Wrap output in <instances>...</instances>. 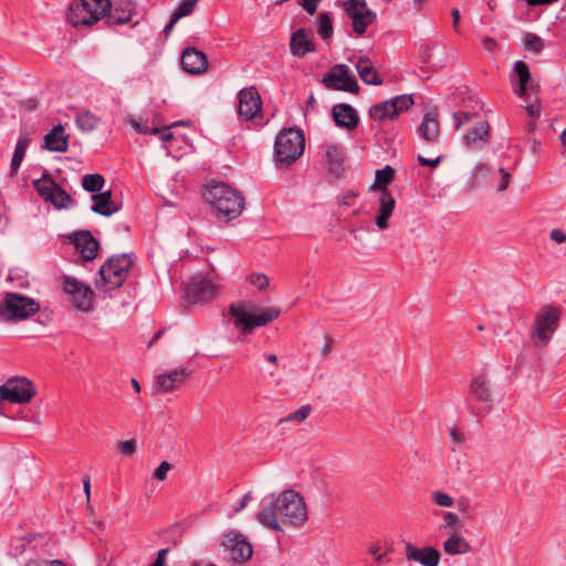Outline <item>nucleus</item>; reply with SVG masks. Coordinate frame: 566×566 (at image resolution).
<instances>
[{"instance_id": "obj_40", "label": "nucleus", "mask_w": 566, "mask_h": 566, "mask_svg": "<svg viewBox=\"0 0 566 566\" xmlns=\"http://www.w3.org/2000/svg\"><path fill=\"white\" fill-rule=\"evenodd\" d=\"M29 140L25 137H20L17 142L15 149L11 159V170L17 171L25 156Z\"/></svg>"}, {"instance_id": "obj_26", "label": "nucleus", "mask_w": 566, "mask_h": 566, "mask_svg": "<svg viewBox=\"0 0 566 566\" xmlns=\"http://www.w3.org/2000/svg\"><path fill=\"white\" fill-rule=\"evenodd\" d=\"M290 48L291 53L298 57L316 51L315 44L305 29H298L292 34Z\"/></svg>"}, {"instance_id": "obj_25", "label": "nucleus", "mask_w": 566, "mask_h": 566, "mask_svg": "<svg viewBox=\"0 0 566 566\" xmlns=\"http://www.w3.org/2000/svg\"><path fill=\"white\" fill-rule=\"evenodd\" d=\"M92 200L94 201L92 211L104 217H111L120 209V206L113 200L111 190L92 195Z\"/></svg>"}, {"instance_id": "obj_3", "label": "nucleus", "mask_w": 566, "mask_h": 566, "mask_svg": "<svg viewBox=\"0 0 566 566\" xmlns=\"http://www.w3.org/2000/svg\"><path fill=\"white\" fill-rule=\"evenodd\" d=\"M305 143V135L301 128H283L274 142L273 161L275 167H291L304 154Z\"/></svg>"}, {"instance_id": "obj_30", "label": "nucleus", "mask_w": 566, "mask_h": 566, "mask_svg": "<svg viewBox=\"0 0 566 566\" xmlns=\"http://www.w3.org/2000/svg\"><path fill=\"white\" fill-rule=\"evenodd\" d=\"M470 394L478 401L485 402L488 403L489 407H491L493 399L491 394L490 381L484 375H478L473 377L470 384Z\"/></svg>"}, {"instance_id": "obj_29", "label": "nucleus", "mask_w": 566, "mask_h": 566, "mask_svg": "<svg viewBox=\"0 0 566 566\" xmlns=\"http://www.w3.org/2000/svg\"><path fill=\"white\" fill-rule=\"evenodd\" d=\"M396 201L389 190H384L379 198V209L375 219L376 226L380 230L388 228V220L392 216Z\"/></svg>"}, {"instance_id": "obj_31", "label": "nucleus", "mask_w": 566, "mask_h": 566, "mask_svg": "<svg viewBox=\"0 0 566 566\" xmlns=\"http://www.w3.org/2000/svg\"><path fill=\"white\" fill-rule=\"evenodd\" d=\"M357 73L360 80L367 85H381L382 78L371 65L367 56L359 57L356 64Z\"/></svg>"}, {"instance_id": "obj_21", "label": "nucleus", "mask_w": 566, "mask_h": 566, "mask_svg": "<svg viewBox=\"0 0 566 566\" xmlns=\"http://www.w3.org/2000/svg\"><path fill=\"white\" fill-rule=\"evenodd\" d=\"M190 377L186 368L174 369L156 377V387L161 392H170L180 388Z\"/></svg>"}, {"instance_id": "obj_60", "label": "nucleus", "mask_w": 566, "mask_h": 566, "mask_svg": "<svg viewBox=\"0 0 566 566\" xmlns=\"http://www.w3.org/2000/svg\"><path fill=\"white\" fill-rule=\"evenodd\" d=\"M450 438H451L452 442L455 444H460V443L464 442V434L461 431H459L457 428H452L450 430Z\"/></svg>"}, {"instance_id": "obj_28", "label": "nucleus", "mask_w": 566, "mask_h": 566, "mask_svg": "<svg viewBox=\"0 0 566 566\" xmlns=\"http://www.w3.org/2000/svg\"><path fill=\"white\" fill-rule=\"evenodd\" d=\"M44 147L50 151L65 153L69 148L67 136L61 124L53 128L44 136Z\"/></svg>"}, {"instance_id": "obj_38", "label": "nucleus", "mask_w": 566, "mask_h": 566, "mask_svg": "<svg viewBox=\"0 0 566 566\" xmlns=\"http://www.w3.org/2000/svg\"><path fill=\"white\" fill-rule=\"evenodd\" d=\"M317 33L323 40L333 36V21L329 12H322L317 15Z\"/></svg>"}, {"instance_id": "obj_34", "label": "nucleus", "mask_w": 566, "mask_h": 566, "mask_svg": "<svg viewBox=\"0 0 566 566\" xmlns=\"http://www.w3.org/2000/svg\"><path fill=\"white\" fill-rule=\"evenodd\" d=\"M75 124L83 133H91L101 124V117L91 111H81L76 114Z\"/></svg>"}, {"instance_id": "obj_6", "label": "nucleus", "mask_w": 566, "mask_h": 566, "mask_svg": "<svg viewBox=\"0 0 566 566\" xmlns=\"http://www.w3.org/2000/svg\"><path fill=\"white\" fill-rule=\"evenodd\" d=\"M560 315L559 308L553 305H544L537 312L531 332V338L537 347L548 344L558 327Z\"/></svg>"}, {"instance_id": "obj_35", "label": "nucleus", "mask_w": 566, "mask_h": 566, "mask_svg": "<svg viewBox=\"0 0 566 566\" xmlns=\"http://www.w3.org/2000/svg\"><path fill=\"white\" fill-rule=\"evenodd\" d=\"M395 176V170L391 166H386L382 169L376 171L375 181L371 186V190H379L380 195L384 190H388L387 186L391 184Z\"/></svg>"}, {"instance_id": "obj_44", "label": "nucleus", "mask_w": 566, "mask_h": 566, "mask_svg": "<svg viewBox=\"0 0 566 566\" xmlns=\"http://www.w3.org/2000/svg\"><path fill=\"white\" fill-rule=\"evenodd\" d=\"M311 411H312V407L310 405H304L296 411H293V412L289 413L285 418H282L280 420V423L291 422V421L302 422L310 416Z\"/></svg>"}, {"instance_id": "obj_10", "label": "nucleus", "mask_w": 566, "mask_h": 566, "mask_svg": "<svg viewBox=\"0 0 566 566\" xmlns=\"http://www.w3.org/2000/svg\"><path fill=\"white\" fill-rule=\"evenodd\" d=\"M323 83L326 87L344 91L353 94L359 92V85L356 77L350 73V70L345 64L334 65L323 77Z\"/></svg>"}, {"instance_id": "obj_48", "label": "nucleus", "mask_w": 566, "mask_h": 566, "mask_svg": "<svg viewBox=\"0 0 566 566\" xmlns=\"http://www.w3.org/2000/svg\"><path fill=\"white\" fill-rule=\"evenodd\" d=\"M132 125L136 132L142 133V134L157 135L158 133H160V128L149 127V125L147 123L132 120Z\"/></svg>"}, {"instance_id": "obj_33", "label": "nucleus", "mask_w": 566, "mask_h": 566, "mask_svg": "<svg viewBox=\"0 0 566 566\" xmlns=\"http://www.w3.org/2000/svg\"><path fill=\"white\" fill-rule=\"evenodd\" d=\"M324 158L329 172L338 177L343 170L344 163L342 149L336 145H327L325 147Z\"/></svg>"}, {"instance_id": "obj_50", "label": "nucleus", "mask_w": 566, "mask_h": 566, "mask_svg": "<svg viewBox=\"0 0 566 566\" xmlns=\"http://www.w3.org/2000/svg\"><path fill=\"white\" fill-rule=\"evenodd\" d=\"M136 447L135 439L125 440L119 443V451L122 454L129 457L136 452Z\"/></svg>"}, {"instance_id": "obj_51", "label": "nucleus", "mask_w": 566, "mask_h": 566, "mask_svg": "<svg viewBox=\"0 0 566 566\" xmlns=\"http://www.w3.org/2000/svg\"><path fill=\"white\" fill-rule=\"evenodd\" d=\"M171 469V465L167 461H163L159 467L154 472V478L158 481H164L167 478L168 471Z\"/></svg>"}, {"instance_id": "obj_56", "label": "nucleus", "mask_w": 566, "mask_h": 566, "mask_svg": "<svg viewBox=\"0 0 566 566\" xmlns=\"http://www.w3.org/2000/svg\"><path fill=\"white\" fill-rule=\"evenodd\" d=\"M525 111L527 115L533 119H537L541 116V105L538 102H536L535 104L527 105L525 107Z\"/></svg>"}, {"instance_id": "obj_36", "label": "nucleus", "mask_w": 566, "mask_h": 566, "mask_svg": "<svg viewBox=\"0 0 566 566\" xmlns=\"http://www.w3.org/2000/svg\"><path fill=\"white\" fill-rule=\"evenodd\" d=\"M52 197L46 202H51L55 208H67L72 202V197L59 184H52Z\"/></svg>"}, {"instance_id": "obj_9", "label": "nucleus", "mask_w": 566, "mask_h": 566, "mask_svg": "<svg viewBox=\"0 0 566 566\" xmlns=\"http://www.w3.org/2000/svg\"><path fill=\"white\" fill-rule=\"evenodd\" d=\"M35 396V388L25 377H11L0 386V399L13 403H27Z\"/></svg>"}, {"instance_id": "obj_49", "label": "nucleus", "mask_w": 566, "mask_h": 566, "mask_svg": "<svg viewBox=\"0 0 566 566\" xmlns=\"http://www.w3.org/2000/svg\"><path fill=\"white\" fill-rule=\"evenodd\" d=\"M249 282L256 285L260 290L265 289L269 285V279L263 273H253L249 277Z\"/></svg>"}, {"instance_id": "obj_22", "label": "nucleus", "mask_w": 566, "mask_h": 566, "mask_svg": "<svg viewBox=\"0 0 566 566\" xmlns=\"http://www.w3.org/2000/svg\"><path fill=\"white\" fill-rule=\"evenodd\" d=\"M333 119L337 127L348 130L355 129L359 124L357 111L349 104L339 103L332 108Z\"/></svg>"}, {"instance_id": "obj_42", "label": "nucleus", "mask_w": 566, "mask_h": 566, "mask_svg": "<svg viewBox=\"0 0 566 566\" xmlns=\"http://www.w3.org/2000/svg\"><path fill=\"white\" fill-rule=\"evenodd\" d=\"M82 2H85V0H81ZM87 4H90V9L93 13L96 12V15H98V19L107 18V11L112 7L111 0H87Z\"/></svg>"}, {"instance_id": "obj_24", "label": "nucleus", "mask_w": 566, "mask_h": 566, "mask_svg": "<svg viewBox=\"0 0 566 566\" xmlns=\"http://www.w3.org/2000/svg\"><path fill=\"white\" fill-rule=\"evenodd\" d=\"M464 144L471 149H481L490 140V125L486 120L479 122L464 135Z\"/></svg>"}, {"instance_id": "obj_8", "label": "nucleus", "mask_w": 566, "mask_h": 566, "mask_svg": "<svg viewBox=\"0 0 566 566\" xmlns=\"http://www.w3.org/2000/svg\"><path fill=\"white\" fill-rule=\"evenodd\" d=\"M413 103L412 95H399L373 105L369 108V116L376 122L394 120L402 112L408 111Z\"/></svg>"}, {"instance_id": "obj_12", "label": "nucleus", "mask_w": 566, "mask_h": 566, "mask_svg": "<svg viewBox=\"0 0 566 566\" xmlns=\"http://www.w3.org/2000/svg\"><path fill=\"white\" fill-rule=\"evenodd\" d=\"M344 10L352 19L353 30L358 35H363L376 18V13L367 7L365 0H346Z\"/></svg>"}, {"instance_id": "obj_23", "label": "nucleus", "mask_w": 566, "mask_h": 566, "mask_svg": "<svg viewBox=\"0 0 566 566\" xmlns=\"http://www.w3.org/2000/svg\"><path fill=\"white\" fill-rule=\"evenodd\" d=\"M406 556L408 559L419 562L423 566H438L441 555L440 552L432 547L418 548L411 543L406 545Z\"/></svg>"}, {"instance_id": "obj_18", "label": "nucleus", "mask_w": 566, "mask_h": 566, "mask_svg": "<svg viewBox=\"0 0 566 566\" xmlns=\"http://www.w3.org/2000/svg\"><path fill=\"white\" fill-rule=\"evenodd\" d=\"M67 21L75 28L80 27H88L93 25L99 21L96 12L93 13L90 9V4H87V0L85 2H72L69 12H67Z\"/></svg>"}, {"instance_id": "obj_64", "label": "nucleus", "mask_w": 566, "mask_h": 566, "mask_svg": "<svg viewBox=\"0 0 566 566\" xmlns=\"http://www.w3.org/2000/svg\"><path fill=\"white\" fill-rule=\"evenodd\" d=\"M355 197H357V193H356V192H354L353 190L346 191V192L343 195V197H342V199H340V202H342L343 205H345V206H349V205H350L349 199L355 198Z\"/></svg>"}, {"instance_id": "obj_45", "label": "nucleus", "mask_w": 566, "mask_h": 566, "mask_svg": "<svg viewBox=\"0 0 566 566\" xmlns=\"http://www.w3.org/2000/svg\"><path fill=\"white\" fill-rule=\"evenodd\" d=\"M197 3L198 0H182L174 12V21H178L179 19L192 13Z\"/></svg>"}, {"instance_id": "obj_53", "label": "nucleus", "mask_w": 566, "mask_h": 566, "mask_svg": "<svg viewBox=\"0 0 566 566\" xmlns=\"http://www.w3.org/2000/svg\"><path fill=\"white\" fill-rule=\"evenodd\" d=\"M324 340H325V343H324L323 347L321 348V356L326 358L333 350L334 339L331 335H325Z\"/></svg>"}, {"instance_id": "obj_58", "label": "nucleus", "mask_w": 566, "mask_h": 566, "mask_svg": "<svg viewBox=\"0 0 566 566\" xmlns=\"http://www.w3.org/2000/svg\"><path fill=\"white\" fill-rule=\"evenodd\" d=\"M418 161L420 163L421 166H426V167H437L440 161H441V156H438L437 158L434 159H428L421 155H418Z\"/></svg>"}, {"instance_id": "obj_62", "label": "nucleus", "mask_w": 566, "mask_h": 566, "mask_svg": "<svg viewBox=\"0 0 566 566\" xmlns=\"http://www.w3.org/2000/svg\"><path fill=\"white\" fill-rule=\"evenodd\" d=\"M83 488H84V492L86 494V497L88 500L90 496H91V478H90L88 474H85L83 476Z\"/></svg>"}, {"instance_id": "obj_7", "label": "nucleus", "mask_w": 566, "mask_h": 566, "mask_svg": "<svg viewBox=\"0 0 566 566\" xmlns=\"http://www.w3.org/2000/svg\"><path fill=\"white\" fill-rule=\"evenodd\" d=\"M40 305L31 297L18 293H8L0 313L7 319H27L38 313Z\"/></svg>"}, {"instance_id": "obj_52", "label": "nucleus", "mask_w": 566, "mask_h": 566, "mask_svg": "<svg viewBox=\"0 0 566 566\" xmlns=\"http://www.w3.org/2000/svg\"><path fill=\"white\" fill-rule=\"evenodd\" d=\"M457 507L460 513L468 514L471 509V500L465 495L460 496L457 501Z\"/></svg>"}, {"instance_id": "obj_27", "label": "nucleus", "mask_w": 566, "mask_h": 566, "mask_svg": "<svg viewBox=\"0 0 566 566\" xmlns=\"http://www.w3.org/2000/svg\"><path fill=\"white\" fill-rule=\"evenodd\" d=\"M418 134L428 143L437 142L440 135V125L437 112L431 111L424 114L422 122L418 127Z\"/></svg>"}, {"instance_id": "obj_14", "label": "nucleus", "mask_w": 566, "mask_h": 566, "mask_svg": "<svg viewBox=\"0 0 566 566\" xmlns=\"http://www.w3.org/2000/svg\"><path fill=\"white\" fill-rule=\"evenodd\" d=\"M187 297L193 303L211 300L217 292V286L201 274L193 275L185 289Z\"/></svg>"}, {"instance_id": "obj_61", "label": "nucleus", "mask_w": 566, "mask_h": 566, "mask_svg": "<svg viewBox=\"0 0 566 566\" xmlns=\"http://www.w3.org/2000/svg\"><path fill=\"white\" fill-rule=\"evenodd\" d=\"M250 499H251V492L245 493L242 496V499L240 500L238 507H235V512L238 513V512L242 511L248 505Z\"/></svg>"}, {"instance_id": "obj_57", "label": "nucleus", "mask_w": 566, "mask_h": 566, "mask_svg": "<svg viewBox=\"0 0 566 566\" xmlns=\"http://www.w3.org/2000/svg\"><path fill=\"white\" fill-rule=\"evenodd\" d=\"M482 46L488 52H494L497 49V42L491 36H484L482 39Z\"/></svg>"}, {"instance_id": "obj_16", "label": "nucleus", "mask_w": 566, "mask_h": 566, "mask_svg": "<svg viewBox=\"0 0 566 566\" xmlns=\"http://www.w3.org/2000/svg\"><path fill=\"white\" fill-rule=\"evenodd\" d=\"M222 545L231 552V558L235 562H245L253 554L252 546L239 533H229L224 536Z\"/></svg>"}, {"instance_id": "obj_13", "label": "nucleus", "mask_w": 566, "mask_h": 566, "mask_svg": "<svg viewBox=\"0 0 566 566\" xmlns=\"http://www.w3.org/2000/svg\"><path fill=\"white\" fill-rule=\"evenodd\" d=\"M238 99V114L245 120H253L262 109V99L254 86L245 87L239 91Z\"/></svg>"}, {"instance_id": "obj_5", "label": "nucleus", "mask_w": 566, "mask_h": 566, "mask_svg": "<svg viewBox=\"0 0 566 566\" xmlns=\"http://www.w3.org/2000/svg\"><path fill=\"white\" fill-rule=\"evenodd\" d=\"M134 262L129 254L111 256L98 271L95 286L99 292L108 293L120 287L126 280Z\"/></svg>"}, {"instance_id": "obj_20", "label": "nucleus", "mask_w": 566, "mask_h": 566, "mask_svg": "<svg viewBox=\"0 0 566 566\" xmlns=\"http://www.w3.org/2000/svg\"><path fill=\"white\" fill-rule=\"evenodd\" d=\"M181 65L189 74H202L208 67V57L196 48H186L181 54Z\"/></svg>"}, {"instance_id": "obj_46", "label": "nucleus", "mask_w": 566, "mask_h": 566, "mask_svg": "<svg viewBox=\"0 0 566 566\" xmlns=\"http://www.w3.org/2000/svg\"><path fill=\"white\" fill-rule=\"evenodd\" d=\"M431 501L432 503L441 507H451L454 504L453 497L442 491L432 492Z\"/></svg>"}, {"instance_id": "obj_59", "label": "nucleus", "mask_w": 566, "mask_h": 566, "mask_svg": "<svg viewBox=\"0 0 566 566\" xmlns=\"http://www.w3.org/2000/svg\"><path fill=\"white\" fill-rule=\"evenodd\" d=\"M549 238L557 243L566 242V233L560 229H553L549 233Z\"/></svg>"}, {"instance_id": "obj_32", "label": "nucleus", "mask_w": 566, "mask_h": 566, "mask_svg": "<svg viewBox=\"0 0 566 566\" xmlns=\"http://www.w3.org/2000/svg\"><path fill=\"white\" fill-rule=\"evenodd\" d=\"M443 551L449 555H464L472 551V546L467 538L454 532L443 543Z\"/></svg>"}, {"instance_id": "obj_37", "label": "nucleus", "mask_w": 566, "mask_h": 566, "mask_svg": "<svg viewBox=\"0 0 566 566\" xmlns=\"http://www.w3.org/2000/svg\"><path fill=\"white\" fill-rule=\"evenodd\" d=\"M104 185L105 179L101 174H87L82 179L83 189L93 195L101 192Z\"/></svg>"}, {"instance_id": "obj_41", "label": "nucleus", "mask_w": 566, "mask_h": 566, "mask_svg": "<svg viewBox=\"0 0 566 566\" xmlns=\"http://www.w3.org/2000/svg\"><path fill=\"white\" fill-rule=\"evenodd\" d=\"M544 48L545 43L541 36L534 33H525L524 50L538 54L544 50Z\"/></svg>"}, {"instance_id": "obj_39", "label": "nucleus", "mask_w": 566, "mask_h": 566, "mask_svg": "<svg viewBox=\"0 0 566 566\" xmlns=\"http://www.w3.org/2000/svg\"><path fill=\"white\" fill-rule=\"evenodd\" d=\"M52 184H56V182L53 180V178L49 174H44L42 178L36 179L33 182L35 190L38 191L39 196L44 201H48V199L52 197V191H53Z\"/></svg>"}, {"instance_id": "obj_2", "label": "nucleus", "mask_w": 566, "mask_h": 566, "mask_svg": "<svg viewBox=\"0 0 566 566\" xmlns=\"http://www.w3.org/2000/svg\"><path fill=\"white\" fill-rule=\"evenodd\" d=\"M205 201L213 209L219 220L238 218L244 207V198L237 190L220 181H211L203 192Z\"/></svg>"}, {"instance_id": "obj_11", "label": "nucleus", "mask_w": 566, "mask_h": 566, "mask_svg": "<svg viewBox=\"0 0 566 566\" xmlns=\"http://www.w3.org/2000/svg\"><path fill=\"white\" fill-rule=\"evenodd\" d=\"M63 291L71 295V302L75 308L87 312L92 308L93 290L73 276L64 275L62 282Z\"/></svg>"}, {"instance_id": "obj_54", "label": "nucleus", "mask_w": 566, "mask_h": 566, "mask_svg": "<svg viewBox=\"0 0 566 566\" xmlns=\"http://www.w3.org/2000/svg\"><path fill=\"white\" fill-rule=\"evenodd\" d=\"M499 172L501 175V184L497 187L499 191H504L507 189L511 181V174L507 172L504 168H500Z\"/></svg>"}, {"instance_id": "obj_15", "label": "nucleus", "mask_w": 566, "mask_h": 566, "mask_svg": "<svg viewBox=\"0 0 566 566\" xmlns=\"http://www.w3.org/2000/svg\"><path fill=\"white\" fill-rule=\"evenodd\" d=\"M67 238L84 262L92 261L96 258L99 243L88 230L74 232Z\"/></svg>"}, {"instance_id": "obj_63", "label": "nucleus", "mask_w": 566, "mask_h": 566, "mask_svg": "<svg viewBox=\"0 0 566 566\" xmlns=\"http://www.w3.org/2000/svg\"><path fill=\"white\" fill-rule=\"evenodd\" d=\"M451 17H452V20H453V23H452L453 28H454L455 31H458V27H459V22H460V17H461L459 9L453 8L451 10Z\"/></svg>"}, {"instance_id": "obj_17", "label": "nucleus", "mask_w": 566, "mask_h": 566, "mask_svg": "<svg viewBox=\"0 0 566 566\" xmlns=\"http://www.w3.org/2000/svg\"><path fill=\"white\" fill-rule=\"evenodd\" d=\"M511 82L513 85L514 93L520 97L526 99L527 88L534 90L532 83L531 72L527 64L523 61H516L513 65Z\"/></svg>"}, {"instance_id": "obj_1", "label": "nucleus", "mask_w": 566, "mask_h": 566, "mask_svg": "<svg viewBox=\"0 0 566 566\" xmlns=\"http://www.w3.org/2000/svg\"><path fill=\"white\" fill-rule=\"evenodd\" d=\"M256 520L273 531H282V525L300 526L307 520L306 504L294 490H286L277 496L271 494L263 499Z\"/></svg>"}, {"instance_id": "obj_55", "label": "nucleus", "mask_w": 566, "mask_h": 566, "mask_svg": "<svg viewBox=\"0 0 566 566\" xmlns=\"http://www.w3.org/2000/svg\"><path fill=\"white\" fill-rule=\"evenodd\" d=\"M308 14L316 12L319 0H297Z\"/></svg>"}, {"instance_id": "obj_4", "label": "nucleus", "mask_w": 566, "mask_h": 566, "mask_svg": "<svg viewBox=\"0 0 566 566\" xmlns=\"http://www.w3.org/2000/svg\"><path fill=\"white\" fill-rule=\"evenodd\" d=\"M229 313L233 317L234 325L242 334H250L256 326H264L276 319L281 311L274 307L258 308L250 303H232Z\"/></svg>"}, {"instance_id": "obj_19", "label": "nucleus", "mask_w": 566, "mask_h": 566, "mask_svg": "<svg viewBox=\"0 0 566 566\" xmlns=\"http://www.w3.org/2000/svg\"><path fill=\"white\" fill-rule=\"evenodd\" d=\"M136 3L133 0H116L107 11L108 25H122L132 21Z\"/></svg>"}, {"instance_id": "obj_43", "label": "nucleus", "mask_w": 566, "mask_h": 566, "mask_svg": "<svg viewBox=\"0 0 566 566\" xmlns=\"http://www.w3.org/2000/svg\"><path fill=\"white\" fill-rule=\"evenodd\" d=\"M434 515H441L443 523L440 525V530H458L460 527L459 516L450 511L434 513Z\"/></svg>"}, {"instance_id": "obj_47", "label": "nucleus", "mask_w": 566, "mask_h": 566, "mask_svg": "<svg viewBox=\"0 0 566 566\" xmlns=\"http://www.w3.org/2000/svg\"><path fill=\"white\" fill-rule=\"evenodd\" d=\"M453 118L455 120V128L458 129L462 124L471 120L472 118H479V115L476 113L460 111L453 114Z\"/></svg>"}]
</instances>
